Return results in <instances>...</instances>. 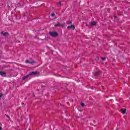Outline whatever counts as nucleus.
Wrapping results in <instances>:
<instances>
[{
  "label": "nucleus",
  "instance_id": "f257e3e1",
  "mask_svg": "<svg viewBox=\"0 0 130 130\" xmlns=\"http://www.w3.org/2000/svg\"><path fill=\"white\" fill-rule=\"evenodd\" d=\"M38 74L39 73L37 72H30L27 76H24L23 77H22V79H23V80H25V79H27V78H28V77H29V76H37V75H38Z\"/></svg>",
  "mask_w": 130,
  "mask_h": 130
},
{
  "label": "nucleus",
  "instance_id": "f03ea898",
  "mask_svg": "<svg viewBox=\"0 0 130 130\" xmlns=\"http://www.w3.org/2000/svg\"><path fill=\"white\" fill-rule=\"evenodd\" d=\"M49 34L52 37H56V36H57V33L55 32H50Z\"/></svg>",
  "mask_w": 130,
  "mask_h": 130
},
{
  "label": "nucleus",
  "instance_id": "7ed1b4c3",
  "mask_svg": "<svg viewBox=\"0 0 130 130\" xmlns=\"http://www.w3.org/2000/svg\"><path fill=\"white\" fill-rule=\"evenodd\" d=\"M120 111L122 114H125L126 112V109H121Z\"/></svg>",
  "mask_w": 130,
  "mask_h": 130
},
{
  "label": "nucleus",
  "instance_id": "20e7f679",
  "mask_svg": "<svg viewBox=\"0 0 130 130\" xmlns=\"http://www.w3.org/2000/svg\"><path fill=\"white\" fill-rule=\"evenodd\" d=\"M68 29H73V30H75V25H71V26H69L67 27Z\"/></svg>",
  "mask_w": 130,
  "mask_h": 130
},
{
  "label": "nucleus",
  "instance_id": "39448f33",
  "mask_svg": "<svg viewBox=\"0 0 130 130\" xmlns=\"http://www.w3.org/2000/svg\"><path fill=\"white\" fill-rule=\"evenodd\" d=\"M55 27H63V25L61 24L60 23H57L56 24H55L54 25Z\"/></svg>",
  "mask_w": 130,
  "mask_h": 130
},
{
  "label": "nucleus",
  "instance_id": "423d86ee",
  "mask_svg": "<svg viewBox=\"0 0 130 130\" xmlns=\"http://www.w3.org/2000/svg\"><path fill=\"white\" fill-rule=\"evenodd\" d=\"M0 75L2 77H6V72H0Z\"/></svg>",
  "mask_w": 130,
  "mask_h": 130
},
{
  "label": "nucleus",
  "instance_id": "0eeeda50",
  "mask_svg": "<svg viewBox=\"0 0 130 130\" xmlns=\"http://www.w3.org/2000/svg\"><path fill=\"white\" fill-rule=\"evenodd\" d=\"M25 62H26V63H28V62H29V63H30V64H33L34 63V61H29L28 60H26Z\"/></svg>",
  "mask_w": 130,
  "mask_h": 130
},
{
  "label": "nucleus",
  "instance_id": "6e6552de",
  "mask_svg": "<svg viewBox=\"0 0 130 130\" xmlns=\"http://www.w3.org/2000/svg\"><path fill=\"white\" fill-rule=\"evenodd\" d=\"M91 26H95L96 25V21H92L90 23Z\"/></svg>",
  "mask_w": 130,
  "mask_h": 130
},
{
  "label": "nucleus",
  "instance_id": "1a4fd4ad",
  "mask_svg": "<svg viewBox=\"0 0 130 130\" xmlns=\"http://www.w3.org/2000/svg\"><path fill=\"white\" fill-rule=\"evenodd\" d=\"M2 34H3L4 36H7V35H8V32H4V31H3L2 32Z\"/></svg>",
  "mask_w": 130,
  "mask_h": 130
},
{
  "label": "nucleus",
  "instance_id": "9d476101",
  "mask_svg": "<svg viewBox=\"0 0 130 130\" xmlns=\"http://www.w3.org/2000/svg\"><path fill=\"white\" fill-rule=\"evenodd\" d=\"M66 23L67 24V25H72L71 21H67Z\"/></svg>",
  "mask_w": 130,
  "mask_h": 130
},
{
  "label": "nucleus",
  "instance_id": "9b49d317",
  "mask_svg": "<svg viewBox=\"0 0 130 130\" xmlns=\"http://www.w3.org/2000/svg\"><path fill=\"white\" fill-rule=\"evenodd\" d=\"M99 72H95L94 73V76H99Z\"/></svg>",
  "mask_w": 130,
  "mask_h": 130
},
{
  "label": "nucleus",
  "instance_id": "f8f14e48",
  "mask_svg": "<svg viewBox=\"0 0 130 130\" xmlns=\"http://www.w3.org/2000/svg\"><path fill=\"white\" fill-rule=\"evenodd\" d=\"M102 60H105L106 59V58L105 57H102Z\"/></svg>",
  "mask_w": 130,
  "mask_h": 130
},
{
  "label": "nucleus",
  "instance_id": "ddd939ff",
  "mask_svg": "<svg viewBox=\"0 0 130 130\" xmlns=\"http://www.w3.org/2000/svg\"><path fill=\"white\" fill-rule=\"evenodd\" d=\"M55 15V14H54V13H52V14H51L52 17H54Z\"/></svg>",
  "mask_w": 130,
  "mask_h": 130
},
{
  "label": "nucleus",
  "instance_id": "4468645a",
  "mask_svg": "<svg viewBox=\"0 0 130 130\" xmlns=\"http://www.w3.org/2000/svg\"><path fill=\"white\" fill-rule=\"evenodd\" d=\"M82 107H84V106H85V104L82 103Z\"/></svg>",
  "mask_w": 130,
  "mask_h": 130
},
{
  "label": "nucleus",
  "instance_id": "2eb2a0df",
  "mask_svg": "<svg viewBox=\"0 0 130 130\" xmlns=\"http://www.w3.org/2000/svg\"><path fill=\"white\" fill-rule=\"evenodd\" d=\"M58 5L59 6H60V5H61V2H59L58 4Z\"/></svg>",
  "mask_w": 130,
  "mask_h": 130
},
{
  "label": "nucleus",
  "instance_id": "dca6fc26",
  "mask_svg": "<svg viewBox=\"0 0 130 130\" xmlns=\"http://www.w3.org/2000/svg\"><path fill=\"white\" fill-rule=\"evenodd\" d=\"M1 97H3V94H2V93H0V98H1Z\"/></svg>",
  "mask_w": 130,
  "mask_h": 130
},
{
  "label": "nucleus",
  "instance_id": "f3484780",
  "mask_svg": "<svg viewBox=\"0 0 130 130\" xmlns=\"http://www.w3.org/2000/svg\"><path fill=\"white\" fill-rule=\"evenodd\" d=\"M1 129H2V127L0 126V130H1Z\"/></svg>",
  "mask_w": 130,
  "mask_h": 130
},
{
  "label": "nucleus",
  "instance_id": "a211bd4d",
  "mask_svg": "<svg viewBox=\"0 0 130 130\" xmlns=\"http://www.w3.org/2000/svg\"><path fill=\"white\" fill-rule=\"evenodd\" d=\"M114 18H117V16H114Z\"/></svg>",
  "mask_w": 130,
  "mask_h": 130
},
{
  "label": "nucleus",
  "instance_id": "6ab92c4d",
  "mask_svg": "<svg viewBox=\"0 0 130 130\" xmlns=\"http://www.w3.org/2000/svg\"><path fill=\"white\" fill-rule=\"evenodd\" d=\"M7 117H9V116H8V115H7Z\"/></svg>",
  "mask_w": 130,
  "mask_h": 130
},
{
  "label": "nucleus",
  "instance_id": "aec40b11",
  "mask_svg": "<svg viewBox=\"0 0 130 130\" xmlns=\"http://www.w3.org/2000/svg\"><path fill=\"white\" fill-rule=\"evenodd\" d=\"M28 130H31V129L29 128Z\"/></svg>",
  "mask_w": 130,
  "mask_h": 130
}]
</instances>
